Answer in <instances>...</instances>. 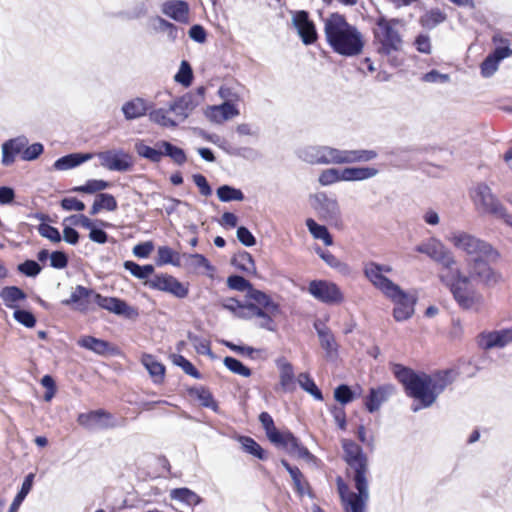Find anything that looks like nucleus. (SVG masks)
I'll list each match as a JSON object with an SVG mask.
<instances>
[{
  "mask_svg": "<svg viewBox=\"0 0 512 512\" xmlns=\"http://www.w3.org/2000/svg\"><path fill=\"white\" fill-rule=\"evenodd\" d=\"M393 373L403 385L406 395L419 401V404L411 406L413 412L430 407L444 389V386L438 385L430 375L424 372L418 373L401 364L393 366Z\"/></svg>",
  "mask_w": 512,
  "mask_h": 512,
  "instance_id": "nucleus-1",
  "label": "nucleus"
},
{
  "mask_svg": "<svg viewBox=\"0 0 512 512\" xmlns=\"http://www.w3.org/2000/svg\"><path fill=\"white\" fill-rule=\"evenodd\" d=\"M324 32L328 44L339 55L353 57L363 51L364 40L361 32L339 13H332L325 19Z\"/></svg>",
  "mask_w": 512,
  "mask_h": 512,
  "instance_id": "nucleus-2",
  "label": "nucleus"
},
{
  "mask_svg": "<svg viewBox=\"0 0 512 512\" xmlns=\"http://www.w3.org/2000/svg\"><path fill=\"white\" fill-rule=\"evenodd\" d=\"M399 23L397 19H387L380 16L376 20V26L373 29L374 43L377 45V53L386 58L393 67L400 65V61L396 57V53L401 50L402 38L395 29V25Z\"/></svg>",
  "mask_w": 512,
  "mask_h": 512,
  "instance_id": "nucleus-3",
  "label": "nucleus"
},
{
  "mask_svg": "<svg viewBox=\"0 0 512 512\" xmlns=\"http://www.w3.org/2000/svg\"><path fill=\"white\" fill-rule=\"evenodd\" d=\"M450 240L456 249L465 253L473 262L497 261L500 256L491 244L463 231L455 232Z\"/></svg>",
  "mask_w": 512,
  "mask_h": 512,
  "instance_id": "nucleus-4",
  "label": "nucleus"
},
{
  "mask_svg": "<svg viewBox=\"0 0 512 512\" xmlns=\"http://www.w3.org/2000/svg\"><path fill=\"white\" fill-rule=\"evenodd\" d=\"M450 291L458 305L464 309H478L484 303L482 294L476 290L470 276L461 271L452 275Z\"/></svg>",
  "mask_w": 512,
  "mask_h": 512,
  "instance_id": "nucleus-5",
  "label": "nucleus"
},
{
  "mask_svg": "<svg viewBox=\"0 0 512 512\" xmlns=\"http://www.w3.org/2000/svg\"><path fill=\"white\" fill-rule=\"evenodd\" d=\"M28 143V138L24 135L5 141L2 144V165L13 164L18 154H21V159L24 161L36 160L43 153L44 146L38 142L32 145H28Z\"/></svg>",
  "mask_w": 512,
  "mask_h": 512,
  "instance_id": "nucleus-6",
  "label": "nucleus"
},
{
  "mask_svg": "<svg viewBox=\"0 0 512 512\" xmlns=\"http://www.w3.org/2000/svg\"><path fill=\"white\" fill-rule=\"evenodd\" d=\"M344 461L352 472L353 482L358 487L365 486V476H369V460L361 446L349 439L342 440Z\"/></svg>",
  "mask_w": 512,
  "mask_h": 512,
  "instance_id": "nucleus-7",
  "label": "nucleus"
},
{
  "mask_svg": "<svg viewBox=\"0 0 512 512\" xmlns=\"http://www.w3.org/2000/svg\"><path fill=\"white\" fill-rule=\"evenodd\" d=\"M336 485L339 497L346 512H366V505L370 498L369 481L367 476H365L364 488L358 487L356 482H354L356 492L350 491L349 486L340 476L336 478Z\"/></svg>",
  "mask_w": 512,
  "mask_h": 512,
  "instance_id": "nucleus-8",
  "label": "nucleus"
},
{
  "mask_svg": "<svg viewBox=\"0 0 512 512\" xmlns=\"http://www.w3.org/2000/svg\"><path fill=\"white\" fill-rule=\"evenodd\" d=\"M470 198L476 209L481 213L495 217H505L506 209L492 193L491 188L483 182L474 184L469 191Z\"/></svg>",
  "mask_w": 512,
  "mask_h": 512,
  "instance_id": "nucleus-9",
  "label": "nucleus"
},
{
  "mask_svg": "<svg viewBox=\"0 0 512 512\" xmlns=\"http://www.w3.org/2000/svg\"><path fill=\"white\" fill-rule=\"evenodd\" d=\"M494 49L480 64V74L483 78L492 77L499 69L500 63L512 57L511 42L501 34H495L492 37Z\"/></svg>",
  "mask_w": 512,
  "mask_h": 512,
  "instance_id": "nucleus-10",
  "label": "nucleus"
},
{
  "mask_svg": "<svg viewBox=\"0 0 512 512\" xmlns=\"http://www.w3.org/2000/svg\"><path fill=\"white\" fill-rule=\"evenodd\" d=\"M310 203L321 220L334 225L341 221V208L336 196L317 192L310 195Z\"/></svg>",
  "mask_w": 512,
  "mask_h": 512,
  "instance_id": "nucleus-11",
  "label": "nucleus"
},
{
  "mask_svg": "<svg viewBox=\"0 0 512 512\" xmlns=\"http://www.w3.org/2000/svg\"><path fill=\"white\" fill-rule=\"evenodd\" d=\"M298 157L311 165H340L341 149L327 145H309L298 151Z\"/></svg>",
  "mask_w": 512,
  "mask_h": 512,
  "instance_id": "nucleus-12",
  "label": "nucleus"
},
{
  "mask_svg": "<svg viewBox=\"0 0 512 512\" xmlns=\"http://www.w3.org/2000/svg\"><path fill=\"white\" fill-rule=\"evenodd\" d=\"M512 344V325L501 329H486L476 336V345L482 351L501 350Z\"/></svg>",
  "mask_w": 512,
  "mask_h": 512,
  "instance_id": "nucleus-13",
  "label": "nucleus"
},
{
  "mask_svg": "<svg viewBox=\"0 0 512 512\" xmlns=\"http://www.w3.org/2000/svg\"><path fill=\"white\" fill-rule=\"evenodd\" d=\"M308 292L318 301L327 305L340 304L344 300L343 293L337 284L327 280H313L309 283Z\"/></svg>",
  "mask_w": 512,
  "mask_h": 512,
  "instance_id": "nucleus-14",
  "label": "nucleus"
},
{
  "mask_svg": "<svg viewBox=\"0 0 512 512\" xmlns=\"http://www.w3.org/2000/svg\"><path fill=\"white\" fill-rule=\"evenodd\" d=\"M392 267L389 265H381L375 262H369L364 267V274L368 280L379 289L384 295L398 291L399 285L392 282L384 273H390Z\"/></svg>",
  "mask_w": 512,
  "mask_h": 512,
  "instance_id": "nucleus-15",
  "label": "nucleus"
},
{
  "mask_svg": "<svg viewBox=\"0 0 512 512\" xmlns=\"http://www.w3.org/2000/svg\"><path fill=\"white\" fill-rule=\"evenodd\" d=\"M227 286L235 291H246V298L255 301L261 306H270V308H276L272 305V298L265 292L255 289L252 284L246 280L243 276L234 274L227 278Z\"/></svg>",
  "mask_w": 512,
  "mask_h": 512,
  "instance_id": "nucleus-16",
  "label": "nucleus"
},
{
  "mask_svg": "<svg viewBox=\"0 0 512 512\" xmlns=\"http://www.w3.org/2000/svg\"><path fill=\"white\" fill-rule=\"evenodd\" d=\"M100 165L110 171L126 172L133 167L132 156L123 149L99 152Z\"/></svg>",
  "mask_w": 512,
  "mask_h": 512,
  "instance_id": "nucleus-17",
  "label": "nucleus"
},
{
  "mask_svg": "<svg viewBox=\"0 0 512 512\" xmlns=\"http://www.w3.org/2000/svg\"><path fill=\"white\" fill-rule=\"evenodd\" d=\"M77 422L88 430L109 429L118 426L112 414L103 409L80 413Z\"/></svg>",
  "mask_w": 512,
  "mask_h": 512,
  "instance_id": "nucleus-18",
  "label": "nucleus"
},
{
  "mask_svg": "<svg viewBox=\"0 0 512 512\" xmlns=\"http://www.w3.org/2000/svg\"><path fill=\"white\" fill-rule=\"evenodd\" d=\"M147 284L151 289L170 293L179 299L187 297L189 293L188 286L168 274L155 275Z\"/></svg>",
  "mask_w": 512,
  "mask_h": 512,
  "instance_id": "nucleus-19",
  "label": "nucleus"
},
{
  "mask_svg": "<svg viewBox=\"0 0 512 512\" xmlns=\"http://www.w3.org/2000/svg\"><path fill=\"white\" fill-rule=\"evenodd\" d=\"M385 296L391 299L395 304L393 317L396 321L401 322L412 317L416 298L409 296L400 286L398 287V291L391 292L389 295Z\"/></svg>",
  "mask_w": 512,
  "mask_h": 512,
  "instance_id": "nucleus-20",
  "label": "nucleus"
},
{
  "mask_svg": "<svg viewBox=\"0 0 512 512\" xmlns=\"http://www.w3.org/2000/svg\"><path fill=\"white\" fill-rule=\"evenodd\" d=\"M271 443L283 449L290 456H295L306 461L314 459V455L303 446L300 440L290 431L280 432L279 441Z\"/></svg>",
  "mask_w": 512,
  "mask_h": 512,
  "instance_id": "nucleus-21",
  "label": "nucleus"
},
{
  "mask_svg": "<svg viewBox=\"0 0 512 512\" xmlns=\"http://www.w3.org/2000/svg\"><path fill=\"white\" fill-rule=\"evenodd\" d=\"M93 302L102 309L116 315L125 316L128 319H133L138 316V311L120 298L107 297L95 292Z\"/></svg>",
  "mask_w": 512,
  "mask_h": 512,
  "instance_id": "nucleus-22",
  "label": "nucleus"
},
{
  "mask_svg": "<svg viewBox=\"0 0 512 512\" xmlns=\"http://www.w3.org/2000/svg\"><path fill=\"white\" fill-rule=\"evenodd\" d=\"M180 267L184 268L188 273L197 275H206L213 278L215 267L202 254L199 253H182Z\"/></svg>",
  "mask_w": 512,
  "mask_h": 512,
  "instance_id": "nucleus-23",
  "label": "nucleus"
},
{
  "mask_svg": "<svg viewBox=\"0 0 512 512\" xmlns=\"http://www.w3.org/2000/svg\"><path fill=\"white\" fill-rule=\"evenodd\" d=\"M201 103L199 95L184 94L169 104V110L174 114L178 124L184 122Z\"/></svg>",
  "mask_w": 512,
  "mask_h": 512,
  "instance_id": "nucleus-24",
  "label": "nucleus"
},
{
  "mask_svg": "<svg viewBox=\"0 0 512 512\" xmlns=\"http://www.w3.org/2000/svg\"><path fill=\"white\" fill-rule=\"evenodd\" d=\"M292 22L303 44L311 45L317 40L315 25L309 19L307 11L300 10L294 12Z\"/></svg>",
  "mask_w": 512,
  "mask_h": 512,
  "instance_id": "nucleus-25",
  "label": "nucleus"
},
{
  "mask_svg": "<svg viewBox=\"0 0 512 512\" xmlns=\"http://www.w3.org/2000/svg\"><path fill=\"white\" fill-rule=\"evenodd\" d=\"M396 388L393 384H383L376 388H370L369 394L365 397V407L368 412L378 411L381 405L395 394Z\"/></svg>",
  "mask_w": 512,
  "mask_h": 512,
  "instance_id": "nucleus-26",
  "label": "nucleus"
},
{
  "mask_svg": "<svg viewBox=\"0 0 512 512\" xmlns=\"http://www.w3.org/2000/svg\"><path fill=\"white\" fill-rule=\"evenodd\" d=\"M95 291L93 289L77 285L70 297L62 300L65 306H71L73 309L86 312L89 309V303L93 301Z\"/></svg>",
  "mask_w": 512,
  "mask_h": 512,
  "instance_id": "nucleus-27",
  "label": "nucleus"
},
{
  "mask_svg": "<svg viewBox=\"0 0 512 512\" xmlns=\"http://www.w3.org/2000/svg\"><path fill=\"white\" fill-rule=\"evenodd\" d=\"M314 328L319 337L320 345L325 351V357L329 361H335L338 357V344L334 334L323 324L314 323Z\"/></svg>",
  "mask_w": 512,
  "mask_h": 512,
  "instance_id": "nucleus-28",
  "label": "nucleus"
},
{
  "mask_svg": "<svg viewBox=\"0 0 512 512\" xmlns=\"http://www.w3.org/2000/svg\"><path fill=\"white\" fill-rule=\"evenodd\" d=\"M415 250L419 253L426 254L434 261L440 263L443 267L448 268V256L445 246L437 239L431 238L427 242L416 246Z\"/></svg>",
  "mask_w": 512,
  "mask_h": 512,
  "instance_id": "nucleus-29",
  "label": "nucleus"
},
{
  "mask_svg": "<svg viewBox=\"0 0 512 512\" xmlns=\"http://www.w3.org/2000/svg\"><path fill=\"white\" fill-rule=\"evenodd\" d=\"M149 0H132L125 9L116 13L118 18L125 21H135L145 18L150 11Z\"/></svg>",
  "mask_w": 512,
  "mask_h": 512,
  "instance_id": "nucleus-30",
  "label": "nucleus"
},
{
  "mask_svg": "<svg viewBox=\"0 0 512 512\" xmlns=\"http://www.w3.org/2000/svg\"><path fill=\"white\" fill-rule=\"evenodd\" d=\"M239 110L233 103L223 102L220 105L209 106L205 116L214 123H222L239 115Z\"/></svg>",
  "mask_w": 512,
  "mask_h": 512,
  "instance_id": "nucleus-31",
  "label": "nucleus"
},
{
  "mask_svg": "<svg viewBox=\"0 0 512 512\" xmlns=\"http://www.w3.org/2000/svg\"><path fill=\"white\" fill-rule=\"evenodd\" d=\"M77 344L98 355H115L117 353V348L111 343L93 336H83L78 340Z\"/></svg>",
  "mask_w": 512,
  "mask_h": 512,
  "instance_id": "nucleus-32",
  "label": "nucleus"
},
{
  "mask_svg": "<svg viewBox=\"0 0 512 512\" xmlns=\"http://www.w3.org/2000/svg\"><path fill=\"white\" fill-rule=\"evenodd\" d=\"M162 13L171 19L187 23L189 20V5L183 0H169L162 4Z\"/></svg>",
  "mask_w": 512,
  "mask_h": 512,
  "instance_id": "nucleus-33",
  "label": "nucleus"
},
{
  "mask_svg": "<svg viewBox=\"0 0 512 512\" xmlns=\"http://www.w3.org/2000/svg\"><path fill=\"white\" fill-rule=\"evenodd\" d=\"M378 157V153L372 149H353L343 150L341 149L340 165L344 164H355V163H367L373 161Z\"/></svg>",
  "mask_w": 512,
  "mask_h": 512,
  "instance_id": "nucleus-34",
  "label": "nucleus"
},
{
  "mask_svg": "<svg viewBox=\"0 0 512 512\" xmlns=\"http://www.w3.org/2000/svg\"><path fill=\"white\" fill-rule=\"evenodd\" d=\"M344 182L364 181L378 175L379 170L369 166H352L342 169Z\"/></svg>",
  "mask_w": 512,
  "mask_h": 512,
  "instance_id": "nucleus-35",
  "label": "nucleus"
},
{
  "mask_svg": "<svg viewBox=\"0 0 512 512\" xmlns=\"http://www.w3.org/2000/svg\"><path fill=\"white\" fill-rule=\"evenodd\" d=\"M488 261L474 262L475 275L487 286H495L502 281V275L487 264Z\"/></svg>",
  "mask_w": 512,
  "mask_h": 512,
  "instance_id": "nucleus-36",
  "label": "nucleus"
},
{
  "mask_svg": "<svg viewBox=\"0 0 512 512\" xmlns=\"http://www.w3.org/2000/svg\"><path fill=\"white\" fill-rule=\"evenodd\" d=\"M150 105L143 98H134L127 101L122 106V112L126 120H134L140 118L148 112Z\"/></svg>",
  "mask_w": 512,
  "mask_h": 512,
  "instance_id": "nucleus-37",
  "label": "nucleus"
},
{
  "mask_svg": "<svg viewBox=\"0 0 512 512\" xmlns=\"http://www.w3.org/2000/svg\"><path fill=\"white\" fill-rule=\"evenodd\" d=\"M277 366L280 371V386L285 392H292L295 390V375L293 366L291 363L285 360V358H280L277 360Z\"/></svg>",
  "mask_w": 512,
  "mask_h": 512,
  "instance_id": "nucleus-38",
  "label": "nucleus"
},
{
  "mask_svg": "<svg viewBox=\"0 0 512 512\" xmlns=\"http://www.w3.org/2000/svg\"><path fill=\"white\" fill-rule=\"evenodd\" d=\"M91 158V153H71L57 159L53 164V168L58 171L69 170L79 166Z\"/></svg>",
  "mask_w": 512,
  "mask_h": 512,
  "instance_id": "nucleus-39",
  "label": "nucleus"
},
{
  "mask_svg": "<svg viewBox=\"0 0 512 512\" xmlns=\"http://www.w3.org/2000/svg\"><path fill=\"white\" fill-rule=\"evenodd\" d=\"M151 25L155 32H165L171 42H175L179 37V32L184 35L183 29L178 28L175 24L167 21L166 19L155 16L151 18Z\"/></svg>",
  "mask_w": 512,
  "mask_h": 512,
  "instance_id": "nucleus-40",
  "label": "nucleus"
},
{
  "mask_svg": "<svg viewBox=\"0 0 512 512\" xmlns=\"http://www.w3.org/2000/svg\"><path fill=\"white\" fill-rule=\"evenodd\" d=\"M156 146L161 148L162 157H169L177 165H183L187 161L185 151L168 141H159L156 143Z\"/></svg>",
  "mask_w": 512,
  "mask_h": 512,
  "instance_id": "nucleus-41",
  "label": "nucleus"
},
{
  "mask_svg": "<svg viewBox=\"0 0 512 512\" xmlns=\"http://www.w3.org/2000/svg\"><path fill=\"white\" fill-rule=\"evenodd\" d=\"M305 224L308 231L315 239L322 240L326 246H331L333 244V238L326 226L318 224L312 218L306 219Z\"/></svg>",
  "mask_w": 512,
  "mask_h": 512,
  "instance_id": "nucleus-42",
  "label": "nucleus"
},
{
  "mask_svg": "<svg viewBox=\"0 0 512 512\" xmlns=\"http://www.w3.org/2000/svg\"><path fill=\"white\" fill-rule=\"evenodd\" d=\"M169 112H171L169 108L154 109L149 112V118L153 123L162 127L175 128L178 125V121L175 119V117H169Z\"/></svg>",
  "mask_w": 512,
  "mask_h": 512,
  "instance_id": "nucleus-43",
  "label": "nucleus"
},
{
  "mask_svg": "<svg viewBox=\"0 0 512 512\" xmlns=\"http://www.w3.org/2000/svg\"><path fill=\"white\" fill-rule=\"evenodd\" d=\"M157 265L171 264L180 267L182 254L174 251L168 246H160L157 250Z\"/></svg>",
  "mask_w": 512,
  "mask_h": 512,
  "instance_id": "nucleus-44",
  "label": "nucleus"
},
{
  "mask_svg": "<svg viewBox=\"0 0 512 512\" xmlns=\"http://www.w3.org/2000/svg\"><path fill=\"white\" fill-rule=\"evenodd\" d=\"M142 363L148 370L149 374L154 378L155 383L163 381L165 374V366L157 362L152 355L145 354L142 358Z\"/></svg>",
  "mask_w": 512,
  "mask_h": 512,
  "instance_id": "nucleus-45",
  "label": "nucleus"
},
{
  "mask_svg": "<svg viewBox=\"0 0 512 512\" xmlns=\"http://www.w3.org/2000/svg\"><path fill=\"white\" fill-rule=\"evenodd\" d=\"M34 477L35 475L33 473H29L28 475H26L22 483L21 489L19 490L13 502L11 503L8 512H18L20 505L22 504V502L32 489Z\"/></svg>",
  "mask_w": 512,
  "mask_h": 512,
  "instance_id": "nucleus-46",
  "label": "nucleus"
},
{
  "mask_svg": "<svg viewBox=\"0 0 512 512\" xmlns=\"http://www.w3.org/2000/svg\"><path fill=\"white\" fill-rule=\"evenodd\" d=\"M0 298L9 308H14V303L24 300L26 294L17 286H7L1 289Z\"/></svg>",
  "mask_w": 512,
  "mask_h": 512,
  "instance_id": "nucleus-47",
  "label": "nucleus"
},
{
  "mask_svg": "<svg viewBox=\"0 0 512 512\" xmlns=\"http://www.w3.org/2000/svg\"><path fill=\"white\" fill-rule=\"evenodd\" d=\"M232 264L239 270L246 273H255L256 267L252 255L247 251H242L234 255Z\"/></svg>",
  "mask_w": 512,
  "mask_h": 512,
  "instance_id": "nucleus-48",
  "label": "nucleus"
},
{
  "mask_svg": "<svg viewBox=\"0 0 512 512\" xmlns=\"http://www.w3.org/2000/svg\"><path fill=\"white\" fill-rule=\"evenodd\" d=\"M239 442L246 453L251 454L260 460L267 459L265 450L253 438L249 436H240Z\"/></svg>",
  "mask_w": 512,
  "mask_h": 512,
  "instance_id": "nucleus-49",
  "label": "nucleus"
},
{
  "mask_svg": "<svg viewBox=\"0 0 512 512\" xmlns=\"http://www.w3.org/2000/svg\"><path fill=\"white\" fill-rule=\"evenodd\" d=\"M135 150L140 157H143L153 163H159L162 159L161 148L159 147H150L143 143V141H138L135 144Z\"/></svg>",
  "mask_w": 512,
  "mask_h": 512,
  "instance_id": "nucleus-50",
  "label": "nucleus"
},
{
  "mask_svg": "<svg viewBox=\"0 0 512 512\" xmlns=\"http://www.w3.org/2000/svg\"><path fill=\"white\" fill-rule=\"evenodd\" d=\"M124 268L138 279H147L154 272V266L151 264L139 265L138 263L127 260L123 264Z\"/></svg>",
  "mask_w": 512,
  "mask_h": 512,
  "instance_id": "nucleus-51",
  "label": "nucleus"
},
{
  "mask_svg": "<svg viewBox=\"0 0 512 512\" xmlns=\"http://www.w3.org/2000/svg\"><path fill=\"white\" fill-rule=\"evenodd\" d=\"M216 193L221 202L243 201L245 198L240 189L227 184L218 187Z\"/></svg>",
  "mask_w": 512,
  "mask_h": 512,
  "instance_id": "nucleus-52",
  "label": "nucleus"
},
{
  "mask_svg": "<svg viewBox=\"0 0 512 512\" xmlns=\"http://www.w3.org/2000/svg\"><path fill=\"white\" fill-rule=\"evenodd\" d=\"M259 421L266 432V436L270 442L279 441L280 431L277 430L272 416L268 412H261Z\"/></svg>",
  "mask_w": 512,
  "mask_h": 512,
  "instance_id": "nucleus-53",
  "label": "nucleus"
},
{
  "mask_svg": "<svg viewBox=\"0 0 512 512\" xmlns=\"http://www.w3.org/2000/svg\"><path fill=\"white\" fill-rule=\"evenodd\" d=\"M298 383L304 391L311 394L316 400H323L322 392L308 373H300Z\"/></svg>",
  "mask_w": 512,
  "mask_h": 512,
  "instance_id": "nucleus-54",
  "label": "nucleus"
},
{
  "mask_svg": "<svg viewBox=\"0 0 512 512\" xmlns=\"http://www.w3.org/2000/svg\"><path fill=\"white\" fill-rule=\"evenodd\" d=\"M445 19L446 15L439 9H431L420 18V23L423 27L427 29H433L439 23L443 22Z\"/></svg>",
  "mask_w": 512,
  "mask_h": 512,
  "instance_id": "nucleus-55",
  "label": "nucleus"
},
{
  "mask_svg": "<svg viewBox=\"0 0 512 512\" xmlns=\"http://www.w3.org/2000/svg\"><path fill=\"white\" fill-rule=\"evenodd\" d=\"M342 173V169L328 168L320 173L318 181L321 186H330L343 181Z\"/></svg>",
  "mask_w": 512,
  "mask_h": 512,
  "instance_id": "nucleus-56",
  "label": "nucleus"
},
{
  "mask_svg": "<svg viewBox=\"0 0 512 512\" xmlns=\"http://www.w3.org/2000/svg\"><path fill=\"white\" fill-rule=\"evenodd\" d=\"M174 80L184 87L191 85L193 81V70L188 61L182 60L178 72L174 76Z\"/></svg>",
  "mask_w": 512,
  "mask_h": 512,
  "instance_id": "nucleus-57",
  "label": "nucleus"
},
{
  "mask_svg": "<svg viewBox=\"0 0 512 512\" xmlns=\"http://www.w3.org/2000/svg\"><path fill=\"white\" fill-rule=\"evenodd\" d=\"M225 367L230 370L232 373L243 376V377H249L251 376L252 372L251 369L245 366L240 360L227 356L224 358L223 361Z\"/></svg>",
  "mask_w": 512,
  "mask_h": 512,
  "instance_id": "nucleus-58",
  "label": "nucleus"
},
{
  "mask_svg": "<svg viewBox=\"0 0 512 512\" xmlns=\"http://www.w3.org/2000/svg\"><path fill=\"white\" fill-rule=\"evenodd\" d=\"M109 182L98 179H90L84 185L73 188L75 192L93 194L109 187Z\"/></svg>",
  "mask_w": 512,
  "mask_h": 512,
  "instance_id": "nucleus-59",
  "label": "nucleus"
},
{
  "mask_svg": "<svg viewBox=\"0 0 512 512\" xmlns=\"http://www.w3.org/2000/svg\"><path fill=\"white\" fill-rule=\"evenodd\" d=\"M194 394L196 398L200 401L202 406L210 408L214 412L219 411V406L217 402L214 400L212 393L208 389L204 387L197 388L194 390Z\"/></svg>",
  "mask_w": 512,
  "mask_h": 512,
  "instance_id": "nucleus-60",
  "label": "nucleus"
},
{
  "mask_svg": "<svg viewBox=\"0 0 512 512\" xmlns=\"http://www.w3.org/2000/svg\"><path fill=\"white\" fill-rule=\"evenodd\" d=\"M272 305L276 308H270V306H261L254 301V303H250V311L252 312V318L258 317L260 319L265 318L268 315H278L280 313V306L278 303L272 300Z\"/></svg>",
  "mask_w": 512,
  "mask_h": 512,
  "instance_id": "nucleus-61",
  "label": "nucleus"
},
{
  "mask_svg": "<svg viewBox=\"0 0 512 512\" xmlns=\"http://www.w3.org/2000/svg\"><path fill=\"white\" fill-rule=\"evenodd\" d=\"M187 338L192 343L198 354L212 356L210 342L207 339L192 332L187 333Z\"/></svg>",
  "mask_w": 512,
  "mask_h": 512,
  "instance_id": "nucleus-62",
  "label": "nucleus"
},
{
  "mask_svg": "<svg viewBox=\"0 0 512 512\" xmlns=\"http://www.w3.org/2000/svg\"><path fill=\"white\" fill-rule=\"evenodd\" d=\"M173 363L183 369V371L188 374L189 376L200 379L201 374L200 372L195 368V366L187 360L184 356L179 354H173L172 355Z\"/></svg>",
  "mask_w": 512,
  "mask_h": 512,
  "instance_id": "nucleus-63",
  "label": "nucleus"
},
{
  "mask_svg": "<svg viewBox=\"0 0 512 512\" xmlns=\"http://www.w3.org/2000/svg\"><path fill=\"white\" fill-rule=\"evenodd\" d=\"M171 498L187 504L197 503L199 497L188 488H176L171 491Z\"/></svg>",
  "mask_w": 512,
  "mask_h": 512,
  "instance_id": "nucleus-64",
  "label": "nucleus"
}]
</instances>
